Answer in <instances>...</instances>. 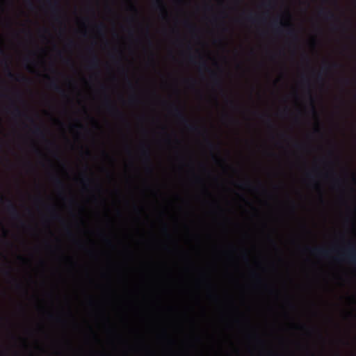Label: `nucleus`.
<instances>
[{
    "label": "nucleus",
    "instance_id": "obj_17",
    "mask_svg": "<svg viewBox=\"0 0 356 356\" xmlns=\"http://www.w3.org/2000/svg\"><path fill=\"white\" fill-rule=\"evenodd\" d=\"M13 114L15 117H22V115H24V113H22L18 108L15 107Z\"/></svg>",
    "mask_w": 356,
    "mask_h": 356
},
{
    "label": "nucleus",
    "instance_id": "obj_3",
    "mask_svg": "<svg viewBox=\"0 0 356 356\" xmlns=\"http://www.w3.org/2000/svg\"><path fill=\"white\" fill-rule=\"evenodd\" d=\"M339 255L341 259L356 266V249L353 245H348Z\"/></svg>",
    "mask_w": 356,
    "mask_h": 356
},
{
    "label": "nucleus",
    "instance_id": "obj_15",
    "mask_svg": "<svg viewBox=\"0 0 356 356\" xmlns=\"http://www.w3.org/2000/svg\"><path fill=\"white\" fill-rule=\"evenodd\" d=\"M142 155L144 156L145 160L147 163H150V162H151L150 153L147 148L143 149Z\"/></svg>",
    "mask_w": 356,
    "mask_h": 356
},
{
    "label": "nucleus",
    "instance_id": "obj_34",
    "mask_svg": "<svg viewBox=\"0 0 356 356\" xmlns=\"http://www.w3.org/2000/svg\"><path fill=\"white\" fill-rule=\"evenodd\" d=\"M5 273H6V275L10 276V270H6V271L5 272Z\"/></svg>",
    "mask_w": 356,
    "mask_h": 356
},
{
    "label": "nucleus",
    "instance_id": "obj_38",
    "mask_svg": "<svg viewBox=\"0 0 356 356\" xmlns=\"http://www.w3.org/2000/svg\"><path fill=\"white\" fill-rule=\"evenodd\" d=\"M315 131L317 133L320 132V129L318 127L316 128Z\"/></svg>",
    "mask_w": 356,
    "mask_h": 356
},
{
    "label": "nucleus",
    "instance_id": "obj_8",
    "mask_svg": "<svg viewBox=\"0 0 356 356\" xmlns=\"http://www.w3.org/2000/svg\"><path fill=\"white\" fill-rule=\"evenodd\" d=\"M107 109L109 113L115 117L124 118L123 113L113 104H111L108 101L106 102Z\"/></svg>",
    "mask_w": 356,
    "mask_h": 356
},
{
    "label": "nucleus",
    "instance_id": "obj_5",
    "mask_svg": "<svg viewBox=\"0 0 356 356\" xmlns=\"http://www.w3.org/2000/svg\"><path fill=\"white\" fill-rule=\"evenodd\" d=\"M318 15L323 17L326 20H338L334 13L325 8H321L318 10Z\"/></svg>",
    "mask_w": 356,
    "mask_h": 356
},
{
    "label": "nucleus",
    "instance_id": "obj_16",
    "mask_svg": "<svg viewBox=\"0 0 356 356\" xmlns=\"http://www.w3.org/2000/svg\"><path fill=\"white\" fill-rule=\"evenodd\" d=\"M54 181L55 185L58 188H63L64 184H63V181L60 178H58L57 177H54Z\"/></svg>",
    "mask_w": 356,
    "mask_h": 356
},
{
    "label": "nucleus",
    "instance_id": "obj_6",
    "mask_svg": "<svg viewBox=\"0 0 356 356\" xmlns=\"http://www.w3.org/2000/svg\"><path fill=\"white\" fill-rule=\"evenodd\" d=\"M6 71L8 77L13 80H15L17 81H26L28 80V79L23 75H16L13 73L8 63H6Z\"/></svg>",
    "mask_w": 356,
    "mask_h": 356
},
{
    "label": "nucleus",
    "instance_id": "obj_47",
    "mask_svg": "<svg viewBox=\"0 0 356 356\" xmlns=\"http://www.w3.org/2000/svg\"><path fill=\"white\" fill-rule=\"evenodd\" d=\"M187 81H189V80H187ZM190 81L194 82V80L191 79Z\"/></svg>",
    "mask_w": 356,
    "mask_h": 356
},
{
    "label": "nucleus",
    "instance_id": "obj_35",
    "mask_svg": "<svg viewBox=\"0 0 356 356\" xmlns=\"http://www.w3.org/2000/svg\"><path fill=\"white\" fill-rule=\"evenodd\" d=\"M4 53L5 52H4L3 49L1 47H0V54H4Z\"/></svg>",
    "mask_w": 356,
    "mask_h": 356
},
{
    "label": "nucleus",
    "instance_id": "obj_13",
    "mask_svg": "<svg viewBox=\"0 0 356 356\" xmlns=\"http://www.w3.org/2000/svg\"><path fill=\"white\" fill-rule=\"evenodd\" d=\"M154 5L163 13L164 17L167 16L165 8L161 0H154Z\"/></svg>",
    "mask_w": 356,
    "mask_h": 356
},
{
    "label": "nucleus",
    "instance_id": "obj_40",
    "mask_svg": "<svg viewBox=\"0 0 356 356\" xmlns=\"http://www.w3.org/2000/svg\"><path fill=\"white\" fill-rule=\"evenodd\" d=\"M29 60H29V58H24V61H25L26 63L29 62Z\"/></svg>",
    "mask_w": 356,
    "mask_h": 356
},
{
    "label": "nucleus",
    "instance_id": "obj_1",
    "mask_svg": "<svg viewBox=\"0 0 356 356\" xmlns=\"http://www.w3.org/2000/svg\"><path fill=\"white\" fill-rule=\"evenodd\" d=\"M171 111L175 117H176L186 128L192 132H199L200 129L195 124H191L183 111L177 106H172Z\"/></svg>",
    "mask_w": 356,
    "mask_h": 356
},
{
    "label": "nucleus",
    "instance_id": "obj_26",
    "mask_svg": "<svg viewBox=\"0 0 356 356\" xmlns=\"http://www.w3.org/2000/svg\"><path fill=\"white\" fill-rule=\"evenodd\" d=\"M52 218H53L54 219H58V218H60V216H59L56 213H55V212L54 211V213H53V214H52Z\"/></svg>",
    "mask_w": 356,
    "mask_h": 356
},
{
    "label": "nucleus",
    "instance_id": "obj_31",
    "mask_svg": "<svg viewBox=\"0 0 356 356\" xmlns=\"http://www.w3.org/2000/svg\"><path fill=\"white\" fill-rule=\"evenodd\" d=\"M340 182H341V181H340V179H337L335 180V181H334L335 184H337V185H339Z\"/></svg>",
    "mask_w": 356,
    "mask_h": 356
},
{
    "label": "nucleus",
    "instance_id": "obj_24",
    "mask_svg": "<svg viewBox=\"0 0 356 356\" xmlns=\"http://www.w3.org/2000/svg\"><path fill=\"white\" fill-rule=\"evenodd\" d=\"M317 79L318 81H323V73H322V71H321L318 75H317Z\"/></svg>",
    "mask_w": 356,
    "mask_h": 356
},
{
    "label": "nucleus",
    "instance_id": "obj_9",
    "mask_svg": "<svg viewBox=\"0 0 356 356\" xmlns=\"http://www.w3.org/2000/svg\"><path fill=\"white\" fill-rule=\"evenodd\" d=\"M310 251L312 254L321 256L323 257H327L330 253V251L328 250L323 248H311Z\"/></svg>",
    "mask_w": 356,
    "mask_h": 356
},
{
    "label": "nucleus",
    "instance_id": "obj_32",
    "mask_svg": "<svg viewBox=\"0 0 356 356\" xmlns=\"http://www.w3.org/2000/svg\"><path fill=\"white\" fill-rule=\"evenodd\" d=\"M73 44H74V42L72 40H70L69 42H68V45L70 47H72Z\"/></svg>",
    "mask_w": 356,
    "mask_h": 356
},
{
    "label": "nucleus",
    "instance_id": "obj_30",
    "mask_svg": "<svg viewBox=\"0 0 356 356\" xmlns=\"http://www.w3.org/2000/svg\"><path fill=\"white\" fill-rule=\"evenodd\" d=\"M343 81L346 83V84H348L349 83V79H347V78H344L343 79Z\"/></svg>",
    "mask_w": 356,
    "mask_h": 356
},
{
    "label": "nucleus",
    "instance_id": "obj_20",
    "mask_svg": "<svg viewBox=\"0 0 356 356\" xmlns=\"http://www.w3.org/2000/svg\"><path fill=\"white\" fill-rule=\"evenodd\" d=\"M246 19H247L248 21L250 22H252V23L255 22V21H256V20H255L256 19H255L254 16L252 14H250V15H248L246 17Z\"/></svg>",
    "mask_w": 356,
    "mask_h": 356
},
{
    "label": "nucleus",
    "instance_id": "obj_27",
    "mask_svg": "<svg viewBox=\"0 0 356 356\" xmlns=\"http://www.w3.org/2000/svg\"><path fill=\"white\" fill-rule=\"evenodd\" d=\"M83 183L85 182H90V179L88 177H84V179H82Z\"/></svg>",
    "mask_w": 356,
    "mask_h": 356
},
{
    "label": "nucleus",
    "instance_id": "obj_10",
    "mask_svg": "<svg viewBox=\"0 0 356 356\" xmlns=\"http://www.w3.org/2000/svg\"><path fill=\"white\" fill-rule=\"evenodd\" d=\"M49 87L53 90L61 94L62 95H65V91L63 88L58 84L57 81L55 79L51 80L49 84Z\"/></svg>",
    "mask_w": 356,
    "mask_h": 356
},
{
    "label": "nucleus",
    "instance_id": "obj_22",
    "mask_svg": "<svg viewBox=\"0 0 356 356\" xmlns=\"http://www.w3.org/2000/svg\"><path fill=\"white\" fill-rule=\"evenodd\" d=\"M239 186L241 188H248L251 186V184L250 182H245V183H243V184H240Z\"/></svg>",
    "mask_w": 356,
    "mask_h": 356
},
{
    "label": "nucleus",
    "instance_id": "obj_11",
    "mask_svg": "<svg viewBox=\"0 0 356 356\" xmlns=\"http://www.w3.org/2000/svg\"><path fill=\"white\" fill-rule=\"evenodd\" d=\"M99 65V59L98 56L93 54L88 62V67L90 69H96Z\"/></svg>",
    "mask_w": 356,
    "mask_h": 356
},
{
    "label": "nucleus",
    "instance_id": "obj_37",
    "mask_svg": "<svg viewBox=\"0 0 356 356\" xmlns=\"http://www.w3.org/2000/svg\"><path fill=\"white\" fill-rule=\"evenodd\" d=\"M136 98H135V97H131V98L130 99V101H131V102H134V101H136Z\"/></svg>",
    "mask_w": 356,
    "mask_h": 356
},
{
    "label": "nucleus",
    "instance_id": "obj_39",
    "mask_svg": "<svg viewBox=\"0 0 356 356\" xmlns=\"http://www.w3.org/2000/svg\"><path fill=\"white\" fill-rule=\"evenodd\" d=\"M29 6L30 8H32L33 7V3L31 1H29Z\"/></svg>",
    "mask_w": 356,
    "mask_h": 356
},
{
    "label": "nucleus",
    "instance_id": "obj_2",
    "mask_svg": "<svg viewBox=\"0 0 356 356\" xmlns=\"http://www.w3.org/2000/svg\"><path fill=\"white\" fill-rule=\"evenodd\" d=\"M272 25L274 30L278 33H282L283 29L287 28L286 33L293 39L296 40H298L297 33L295 29L291 27L290 24L285 23L282 20L275 19L273 21Z\"/></svg>",
    "mask_w": 356,
    "mask_h": 356
},
{
    "label": "nucleus",
    "instance_id": "obj_46",
    "mask_svg": "<svg viewBox=\"0 0 356 356\" xmlns=\"http://www.w3.org/2000/svg\"><path fill=\"white\" fill-rule=\"evenodd\" d=\"M190 26H191L193 29H194V28H195V27H194V26H192V25H191V24H190Z\"/></svg>",
    "mask_w": 356,
    "mask_h": 356
},
{
    "label": "nucleus",
    "instance_id": "obj_49",
    "mask_svg": "<svg viewBox=\"0 0 356 356\" xmlns=\"http://www.w3.org/2000/svg\"><path fill=\"white\" fill-rule=\"evenodd\" d=\"M296 147H299L300 145L299 144H296Z\"/></svg>",
    "mask_w": 356,
    "mask_h": 356
},
{
    "label": "nucleus",
    "instance_id": "obj_33",
    "mask_svg": "<svg viewBox=\"0 0 356 356\" xmlns=\"http://www.w3.org/2000/svg\"><path fill=\"white\" fill-rule=\"evenodd\" d=\"M190 61L191 63H194V58H193V56H190Z\"/></svg>",
    "mask_w": 356,
    "mask_h": 356
},
{
    "label": "nucleus",
    "instance_id": "obj_4",
    "mask_svg": "<svg viewBox=\"0 0 356 356\" xmlns=\"http://www.w3.org/2000/svg\"><path fill=\"white\" fill-rule=\"evenodd\" d=\"M1 200L6 202V211L10 216L15 220L19 219L20 216L15 204L10 200L5 199L3 196Z\"/></svg>",
    "mask_w": 356,
    "mask_h": 356
},
{
    "label": "nucleus",
    "instance_id": "obj_48",
    "mask_svg": "<svg viewBox=\"0 0 356 356\" xmlns=\"http://www.w3.org/2000/svg\"><path fill=\"white\" fill-rule=\"evenodd\" d=\"M307 176L311 178V175L310 174H307Z\"/></svg>",
    "mask_w": 356,
    "mask_h": 356
},
{
    "label": "nucleus",
    "instance_id": "obj_12",
    "mask_svg": "<svg viewBox=\"0 0 356 356\" xmlns=\"http://www.w3.org/2000/svg\"><path fill=\"white\" fill-rule=\"evenodd\" d=\"M211 77L212 79L213 85L215 86L221 88L222 87V80L219 77V76L217 74V73L214 72H211Z\"/></svg>",
    "mask_w": 356,
    "mask_h": 356
},
{
    "label": "nucleus",
    "instance_id": "obj_29",
    "mask_svg": "<svg viewBox=\"0 0 356 356\" xmlns=\"http://www.w3.org/2000/svg\"><path fill=\"white\" fill-rule=\"evenodd\" d=\"M152 165H149L147 168V170L149 172H152Z\"/></svg>",
    "mask_w": 356,
    "mask_h": 356
},
{
    "label": "nucleus",
    "instance_id": "obj_23",
    "mask_svg": "<svg viewBox=\"0 0 356 356\" xmlns=\"http://www.w3.org/2000/svg\"><path fill=\"white\" fill-rule=\"evenodd\" d=\"M330 65L325 63L322 67V71H327L330 69Z\"/></svg>",
    "mask_w": 356,
    "mask_h": 356
},
{
    "label": "nucleus",
    "instance_id": "obj_18",
    "mask_svg": "<svg viewBox=\"0 0 356 356\" xmlns=\"http://www.w3.org/2000/svg\"><path fill=\"white\" fill-rule=\"evenodd\" d=\"M106 29L105 25L103 23H100L97 26V30L99 33H102Z\"/></svg>",
    "mask_w": 356,
    "mask_h": 356
},
{
    "label": "nucleus",
    "instance_id": "obj_28",
    "mask_svg": "<svg viewBox=\"0 0 356 356\" xmlns=\"http://www.w3.org/2000/svg\"><path fill=\"white\" fill-rule=\"evenodd\" d=\"M331 66L337 68V67H339V64L337 63H332V65Z\"/></svg>",
    "mask_w": 356,
    "mask_h": 356
},
{
    "label": "nucleus",
    "instance_id": "obj_19",
    "mask_svg": "<svg viewBox=\"0 0 356 356\" xmlns=\"http://www.w3.org/2000/svg\"><path fill=\"white\" fill-rule=\"evenodd\" d=\"M310 100H311V103H312V111L314 114H316V108H315V106H314V100L313 99V97H312V95H310Z\"/></svg>",
    "mask_w": 356,
    "mask_h": 356
},
{
    "label": "nucleus",
    "instance_id": "obj_25",
    "mask_svg": "<svg viewBox=\"0 0 356 356\" xmlns=\"http://www.w3.org/2000/svg\"><path fill=\"white\" fill-rule=\"evenodd\" d=\"M208 145L211 149H215L216 147V145L210 141H208Z\"/></svg>",
    "mask_w": 356,
    "mask_h": 356
},
{
    "label": "nucleus",
    "instance_id": "obj_14",
    "mask_svg": "<svg viewBox=\"0 0 356 356\" xmlns=\"http://www.w3.org/2000/svg\"><path fill=\"white\" fill-rule=\"evenodd\" d=\"M33 134L38 136H40L41 138H44V134L43 130L41 129L40 127L38 125H35L34 129H33Z\"/></svg>",
    "mask_w": 356,
    "mask_h": 356
},
{
    "label": "nucleus",
    "instance_id": "obj_41",
    "mask_svg": "<svg viewBox=\"0 0 356 356\" xmlns=\"http://www.w3.org/2000/svg\"><path fill=\"white\" fill-rule=\"evenodd\" d=\"M16 286H17V289L21 288V285L19 284H18V283L17 284Z\"/></svg>",
    "mask_w": 356,
    "mask_h": 356
},
{
    "label": "nucleus",
    "instance_id": "obj_42",
    "mask_svg": "<svg viewBox=\"0 0 356 356\" xmlns=\"http://www.w3.org/2000/svg\"><path fill=\"white\" fill-rule=\"evenodd\" d=\"M302 81H303L304 82H305V81H307V79H306V78H305V76H303V77H302Z\"/></svg>",
    "mask_w": 356,
    "mask_h": 356
},
{
    "label": "nucleus",
    "instance_id": "obj_43",
    "mask_svg": "<svg viewBox=\"0 0 356 356\" xmlns=\"http://www.w3.org/2000/svg\"><path fill=\"white\" fill-rule=\"evenodd\" d=\"M229 102L230 103V104H232V105H234V102L233 101H231V100H230V101H229Z\"/></svg>",
    "mask_w": 356,
    "mask_h": 356
},
{
    "label": "nucleus",
    "instance_id": "obj_45",
    "mask_svg": "<svg viewBox=\"0 0 356 356\" xmlns=\"http://www.w3.org/2000/svg\"><path fill=\"white\" fill-rule=\"evenodd\" d=\"M67 234H68L69 235H71V234H72V233H71V232H70V230H67Z\"/></svg>",
    "mask_w": 356,
    "mask_h": 356
},
{
    "label": "nucleus",
    "instance_id": "obj_44",
    "mask_svg": "<svg viewBox=\"0 0 356 356\" xmlns=\"http://www.w3.org/2000/svg\"><path fill=\"white\" fill-rule=\"evenodd\" d=\"M333 27H334V29H337L338 28V26L337 25H334Z\"/></svg>",
    "mask_w": 356,
    "mask_h": 356
},
{
    "label": "nucleus",
    "instance_id": "obj_21",
    "mask_svg": "<svg viewBox=\"0 0 356 356\" xmlns=\"http://www.w3.org/2000/svg\"><path fill=\"white\" fill-rule=\"evenodd\" d=\"M200 69L209 70L205 61H202L200 63Z\"/></svg>",
    "mask_w": 356,
    "mask_h": 356
},
{
    "label": "nucleus",
    "instance_id": "obj_36",
    "mask_svg": "<svg viewBox=\"0 0 356 356\" xmlns=\"http://www.w3.org/2000/svg\"><path fill=\"white\" fill-rule=\"evenodd\" d=\"M131 10H134V11H136V7H135L134 6H133V5L131 6Z\"/></svg>",
    "mask_w": 356,
    "mask_h": 356
},
{
    "label": "nucleus",
    "instance_id": "obj_7",
    "mask_svg": "<svg viewBox=\"0 0 356 356\" xmlns=\"http://www.w3.org/2000/svg\"><path fill=\"white\" fill-rule=\"evenodd\" d=\"M51 13L58 15L60 13V2L58 0H47Z\"/></svg>",
    "mask_w": 356,
    "mask_h": 356
}]
</instances>
